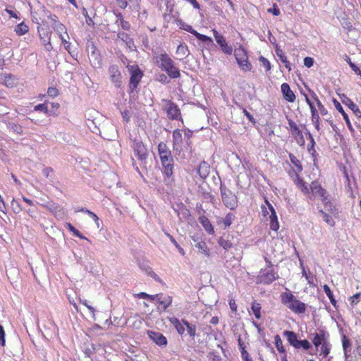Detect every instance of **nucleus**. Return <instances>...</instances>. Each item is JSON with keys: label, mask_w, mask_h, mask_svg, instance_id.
<instances>
[{"label": "nucleus", "mask_w": 361, "mask_h": 361, "mask_svg": "<svg viewBox=\"0 0 361 361\" xmlns=\"http://www.w3.org/2000/svg\"><path fill=\"white\" fill-rule=\"evenodd\" d=\"M158 154L162 166V173L164 182L167 185H171L175 180L173 176L174 160L171 152L167 145L161 142L158 145Z\"/></svg>", "instance_id": "f257e3e1"}, {"label": "nucleus", "mask_w": 361, "mask_h": 361, "mask_svg": "<svg viewBox=\"0 0 361 361\" xmlns=\"http://www.w3.org/2000/svg\"><path fill=\"white\" fill-rule=\"evenodd\" d=\"M157 66L165 71L171 79L180 78V73L179 69L175 66V62L166 53L163 52L155 56Z\"/></svg>", "instance_id": "f03ea898"}, {"label": "nucleus", "mask_w": 361, "mask_h": 361, "mask_svg": "<svg viewBox=\"0 0 361 361\" xmlns=\"http://www.w3.org/2000/svg\"><path fill=\"white\" fill-rule=\"evenodd\" d=\"M281 302L295 314H303L306 310V304L298 300L291 292L281 294Z\"/></svg>", "instance_id": "7ed1b4c3"}, {"label": "nucleus", "mask_w": 361, "mask_h": 361, "mask_svg": "<svg viewBox=\"0 0 361 361\" xmlns=\"http://www.w3.org/2000/svg\"><path fill=\"white\" fill-rule=\"evenodd\" d=\"M219 180L220 181V192L224 204L231 210H234L238 205L237 196L221 183L220 177H219Z\"/></svg>", "instance_id": "20e7f679"}, {"label": "nucleus", "mask_w": 361, "mask_h": 361, "mask_svg": "<svg viewBox=\"0 0 361 361\" xmlns=\"http://www.w3.org/2000/svg\"><path fill=\"white\" fill-rule=\"evenodd\" d=\"M126 67L130 74L128 87L129 93L131 94L137 88L138 84L143 76V73L137 65L128 64Z\"/></svg>", "instance_id": "39448f33"}, {"label": "nucleus", "mask_w": 361, "mask_h": 361, "mask_svg": "<svg viewBox=\"0 0 361 361\" xmlns=\"http://www.w3.org/2000/svg\"><path fill=\"white\" fill-rule=\"evenodd\" d=\"M234 55L235 60L242 71L245 72L252 69V65L248 61L247 52L243 47L240 46L239 48L235 49Z\"/></svg>", "instance_id": "423d86ee"}, {"label": "nucleus", "mask_w": 361, "mask_h": 361, "mask_svg": "<svg viewBox=\"0 0 361 361\" xmlns=\"http://www.w3.org/2000/svg\"><path fill=\"white\" fill-rule=\"evenodd\" d=\"M132 142L131 147L133 149L134 155L142 163L145 162L148 157V152L142 141L135 138Z\"/></svg>", "instance_id": "0eeeda50"}, {"label": "nucleus", "mask_w": 361, "mask_h": 361, "mask_svg": "<svg viewBox=\"0 0 361 361\" xmlns=\"http://www.w3.org/2000/svg\"><path fill=\"white\" fill-rule=\"evenodd\" d=\"M279 278V275L273 269H262L257 277V283L270 284Z\"/></svg>", "instance_id": "6e6552de"}, {"label": "nucleus", "mask_w": 361, "mask_h": 361, "mask_svg": "<svg viewBox=\"0 0 361 361\" xmlns=\"http://www.w3.org/2000/svg\"><path fill=\"white\" fill-rule=\"evenodd\" d=\"M43 11L48 18L50 19L51 25L58 35L59 36L64 33L67 36V38H69L66 26L59 20L57 16L51 14L49 11L45 9H44Z\"/></svg>", "instance_id": "1a4fd4ad"}, {"label": "nucleus", "mask_w": 361, "mask_h": 361, "mask_svg": "<svg viewBox=\"0 0 361 361\" xmlns=\"http://www.w3.org/2000/svg\"><path fill=\"white\" fill-rule=\"evenodd\" d=\"M109 78L112 84L119 88L121 86V73L117 65H111L109 68Z\"/></svg>", "instance_id": "9d476101"}, {"label": "nucleus", "mask_w": 361, "mask_h": 361, "mask_svg": "<svg viewBox=\"0 0 361 361\" xmlns=\"http://www.w3.org/2000/svg\"><path fill=\"white\" fill-rule=\"evenodd\" d=\"M40 40L47 51H50L53 47L51 44V32L47 29L41 28L39 26L37 27Z\"/></svg>", "instance_id": "9b49d317"}, {"label": "nucleus", "mask_w": 361, "mask_h": 361, "mask_svg": "<svg viewBox=\"0 0 361 361\" xmlns=\"http://www.w3.org/2000/svg\"><path fill=\"white\" fill-rule=\"evenodd\" d=\"M213 32L215 40L219 45L221 51L226 54L231 55L233 52L232 47L228 44L224 37L220 35L216 30H214Z\"/></svg>", "instance_id": "f8f14e48"}, {"label": "nucleus", "mask_w": 361, "mask_h": 361, "mask_svg": "<svg viewBox=\"0 0 361 361\" xmlns=\"http://www.w3.org/2000/svg\"><path fill=\"white\" fill-rule=\"evenodd\" d=\"M166 102V105L165 107V110L167 114V116L171 120H177L178 119V116L180 115V110L178 108V105L171 101L165 100Z\"/></svg>", "instance_id": "ddd939ff"}, {"label": "nucleus", "mask_w": 361, "mask_h": 361, "mask_svg": "<svg viewBox=\"0 0 361 361\" xmlns=\"http://www.w3.org/2000/svg\"><path fill=\"white\" fill-rule=\"evenodd\" d=\"M311 335L313 336L312 343L317 350L320 345L328 341L327 339L329 336V334L322 329L319 330V332H315Z\"/></svg>", "instance_id": "4468645a"}, {"label": "nucleus", "mask_w": 361, "mask_h": 361, "mask_svg": "<svg viewBox=\"0 0 361 361\" xmlns=\"http://www.w3.org/2000/svg\"><path fill=\"white\" fill-rule=\"evenodd\" d=\"M147 334L149 338L157 345L161 347H164L167 345V339L162 334L154 331H148Z\"/></svg>", "instance_id": "2eb2a0df"}, {"label": "nucleus", "mask_w": 361, "mask_h": 361, "mask_svg": "<svg viewBox=\"0 0 361 361\" xmlns=\"http://www.w3.org/2000/svg\"><path fill=\"white\" fill-rule=\"evenodd\" d=\"M157 297L156 302L161 305L163 311H166L172 303V296L160 293L157 294Z\"/></svg>", "instance_id": "dca6fc26"}, {"label": "nucleus", "mask_w": 361, "mask_h": 361, "mask_svg": "<svg viewBox=\"0 0 361 361\" xmlns=\"http://www.w3.org/2000/svg\"><path fill=\"white\" fill-rule=\"evenodd\" d=\"M310 190L313 195H319L321 200L328 195L327 191L317 181H312L311 183Z\"/></svg>", "instance_id": "f3484780"}, {"label": "nucleus", "mask_w": 361, "mask_h": 361, "mask_svg": "<svg viewBox=\"0 0 361 361\" xmlns=\"http://www.w3.org/2000/svg\"><path fill=\"white\" fill-rule=\"evenodd\" d=\"M1 79H3V83L8 88L14 87L18 84V79L10 73L1 74Z\"/></svg>", "instance_id": "a211bd4d"}, {"label": "nucleus", "mask_w": 361, "mask_h": 361, "mask_svg": "<svg viewBox=\"0 0 361 361\" xmlns=\"http://www.w3.org/2000/svg\"><path fill=\"white\" fill-rule=\"evenodd\" d=\"M281 92L283 97L286 100L289 102H293L295 99V95L293 92L290 90V87L288 83H283L281 86Z\"/></svg>", "instance_id": "6ab92c4d"}, {"label": "nucleus", "mask_w": 361, "mask_h": 361, "mask_svg": "<svg viewBox=\"0 0 361 361\" xmlns=\"http://www.w3.org/2000/svg\"><path fill=\"white\" fill-rule=\"evenodd\" d=\"M169 321L174 326L177 332L180 335H183L185 332V325L183 322V319L180 321L175 317H169Z\"/></svg>", "instance_id": "aec40b11"}, {"label": "nucleus", "mask_w": 361, "mask_h": 361, "mask_svg": "<svg viewBox=\"0 0 361 361\" xmlns=\"http://www.w3.org/2000/svg\"><path fill=\"white\" fill-rule=\"evenodd\" d=\"M210 172V166L204 161H202L197 168V173L199 176L204 180L207 178Z\"/></svg>", "instance_id": "412c9836"}, {"label": "nucleus", "mask_w": 361, "mask_h": 361, "mask_svg": "<svg viewBox=\"0 0 361 361\" xmlns=\"http://www.w3.org/2000/svg\"><path fill=\"white\" fill-rule=\"evenodd\" d=\"M3 122L6 128L12 133L17 135H22L23 133L22 126L15 122L4 120Z\"/></svg>", "instance_id": "4be33fe9"}, {"label": "nucleus", "mask_w": 361, "mask_h": 361, "mask_svg": "<svg viewBox=\"0 0 361 361\" xmlns=\"http://www.w3.org/2000/svg\"><path fill=\"white\" fill-rule=\"evenodd\" d=\"M334 106H335V108L336 109V110L342 114L343 119L345 120L348 129L350 130L353 131V126L350 121L349 117H348V114L345 112L341 104L336 99H334Z\"/></svg>", "instance_id": "5701e85b"}, {"label": "nucleus", "mask_w": 361, "mask_h": 361, "mask_svg": "<svg viewBox=\"0 0 361 361\" xmlns=\"http://www.w3.org/2000/svg\"><path fill=\"white\" fill-rule=\"evenodd\" d=\"M283 336L286 337L288 343L290 345L293 346L295 348H297L298 343L300 340L298 338V335L296 333L292 331H284L283 333Z\"/></svg>", "instance_id": "b1692460"}, {"label": "nucleus", "mask_w": 361, "mask_h": 361, "mask_svg": "<svg viewBox=\"0 0 361 361\" xmlns=\"http://www.w3.org/2000/svg\"><path fill=\"white\" fill-rule=\"evenodd\" d=\"M199 222L209 234L213 235L214 233V228L207 217L205 216H200Z\"/></svg>", "instance_id": "393cba45"}, {"label": "nucleus", "mask_w": 361, "mask_h": 361, "mask_svg": "<svg viewBox=\"0 0 361 361\" xmlns=\"http://www.w3.org/2000/svg\"><path fill=\"white\" fill-rule=\"evenodd\" d=\"M114 13L117 17L115 23L121 26L123 30H129L130 29V24L128 21L124 20L122 13L121 12H114Z\"/></svg>", "instance_id": "a878e982"}, {"label": "nucleus", "mask_w": 361, "mask_h": 361, "mask_svg": "<svg viewBox=\"0 0 361 361\" xmlns=\"http://www.w3.org/2000/svg\"><path fill=\"white\" fill-rule=\"evenodd\" d=\"M342 345L345 360L350 356L351 343L345 335L342 336Z\"/></svg>", "instance_id": "bb28decb"}, {"label": "nucleus", "mask_w": 361, "mask_h": 361, "mask_svg": "<svg viewBox=\"0 0 361 361\" xmlns=\"http://www.w3.org/2000/svg\"><path fill=\"white\" fill-rule=\"evenodd\" d=\"M288 123L290 128L291 134L294 139L302 135V131L300 130L298 126L291 119L288 118Z\"/></svg>", "instance_id": "cd10ccee"}, {"label": "nucleus", "mask_w": 361, "mask_h": 361, "mask_svg": "<svg viewBox=\"0 0 361 361\" xmlns=\"http://www.w3.org/2000/svg\"><path fill=\"white\" fill-rule=\"evenodd\" d=\"M322 202L324 204V208L331 214L338 213V209L336 206L328 199V195L324 198L322 199Z\"/></svg>", "instance_id": "c85d7f7f"}, {"label": "nucleus", "mask_w": 361, "mask_h": 361, "mask_svg": "<svg viewBox=\"0 0 361 361\" xmlns=\"http://www.w3.org/2000/svg\"><path fill=\"white\" fill-rule=\"evenodd\" d=\"M34 110L36 111L44 112L48 116L57 115L56 112H52V111H51L49 109V107L46 103L39 104L36 105L34 107Z\"/></svg>", "instance_id": "c756f323"}, {"label": "nucleus", "mask_w": 361, "mask_h": 361, "mask_svg": "<svg viewBox=\"0 0 361 361\" xmlns=\"http://www.w3.org/2000/svg\"><path fill=\"white\" fill-rule=\"evenodd\" d=\"M219 245L222 247L224 250H229L233 247V243L228 240V235H224L218 240Z\"/></svg>", "instance_id": "7c9ffc66"}, {"label": "nucleus", "mask_w": 361, "mask_h": 361, "mask_svg": "<svg viewBox=\"0 0 361 361\" xmlns=\"http://www.w3.org/2000/svg\"><path fill=\"white\" fill-rule=\"evenodd\" d=\"M276 54L280 61L285 64L286 68L288 70V71H290L291 70V67L283 50L279 48H276Z\"/></svg>", "instance_id": "2f4dec72"}, {"label": "nucleus", "mask_w": 361, "mask_h": 361, "mask_svg": "<svg viewBox=\"0 0 361 361\" xmlns=\"http://www.w3.org/2000/svg\"><path fill=\"white\" fill-rule=\"evenodd\" d=\"M297 179L295 180L296 185L300 188V190L305 194H310V188H308L306 183L299 177V175L297 173Z\"/></svg>", "instance_id": "473e14b6"}, {"label": "nucleus", "mask_w": 361, "mask_h": 361, "mask_svg": "<svg viewBox=\"0 0 361 361\" xmlns=\"http://www.w3.org/2000/svg\"><path fill=\"white\" fill-rule=\"evenodd\" d=\"M195 247L198 249L199 252L202 253L204 256L209 257H210V250L208 248L207 244L204 241L198 242Z\"/></svg>", "instance_id": "72a5a7b5"}, {"label": "nucleus", "mask_w": 361, "mask_h": 361, "mask_svg": "<svg viewBox=\"0 0 361 361\" xmlns=\"http://www.w3.org/2000/svg\"><path fill=\"white\" fill-rule=\"evenodd\" d=\"M28 26L23 22L18 24L14 29L16 33L19 36H22L26 34L28 32Z\"/></svg>", "instance_id": "f704fd0d"}, {"label": "nucleus", "mask_w": 361, "mask_h": 361, "mask_svg": "<svg viewBox=\"0 0 361 361\" xmlns=\"http://www.w3.org/2000/svg\"><path fill=\"white\" fill-rule=\"evenodd\" d=\"M311 114H312V121L314 125L315 128L317 130H319V116L318 111L315 107H312Z\"/></svg>", "instance_id": "c9c22d12"}, {"label": "nucleus", "mask_w": 361, "mask_h": 361, "mask_svg": "<svg viewBox=\"0 0 361 361\" xmlns=\"http://www.w3.org/2000/svg\"><path fill=\"white\" fill-rule=\"evenodd\" d=\"M172 137H173V145L178 146V145H182L183 137H182V133L180 130L177 129V130H173Z\"/></svg>", "instance_id": "e433bc0d"}, {"label": "nucleus", "mask_w": 361, "mask_h": 361, "mask_svg": "<svg viewBox=\"0 0 361 361\" xmlns=\"http://www.w3.org/2000/svg\"><path fill=\"white\" fill-rule=\"evenodd\" d=\"M195 36L196 37L197 39H198L201 42H204L207 46H209V45L214 46V45L212 39L207 35L200 34L198 32H197V33H196V35H195Z\"/></svg>", "instance_id": "4c0bfd02"}, {"label": "nucleus", "mask_w": 361, "mask_h": 361, "mask_svg": "<svg viewBox=\"0 0 361 361\" xmlns=\"http://www.w3.org/2000/svg\"><path fill=\"white\" fill-rule=\"evenodd\" d=\"M183 322L185 325V327L187 329L188 334L190 337L195 338V336H196V327H195V326L193 325V324H191L190 323H189L185 319H183Z\"/></svg>", "instance_id": "58836bf2"}, {"label": "nucleus", "mask_w": 361, "mask_h": 361, "mask_svg": "<svg viewBox=\"0 0 361 361\" xmlns=\"http://www.w3.org/2000/svg\"><path fill=\"white\" fill-rule=\"evenodd\" d=\"M323 290L325 292V293L326 294V295L328 296V298H329L330 302L332 304V305L334 307H336V300L334 298V294H333L332 291L331 290V288H329V286L326 284L324 285Z\"/></svg>", "instance_id": "ea45409f"}, {"label": "nucleus", "mask_w": 361, "mask_h": 361, "mask_svg": "<svg viewBox=\"0 0 361 361\" xmlns=\"http://www.w3.org/2000/svg\"><path fill=\"white\" fill-rule=\"evenodd\" d=\"M290 162L296 167L297 172L300 173L302 171V166L299 159L293 154H289Z\"/></svg>", "instance_id": "a19ab883"}, {"label": "nucleus", "mask_w": 361, "mask_h": 361, "mask_svg": "<svg viewBox=\"0 0 361 361\" xmlns=\"http://www.w3.org/2000/svg\"><path fill=\"white\" fill-rule=\"evenodd\" d=\"M274 341L277 350L280 353H286V350L283 345V342L279 335L277 334L274 336Z\"/></svg>", "instance_id": "79ce46f5"}, {"label": "nucleus", "mask_w": 361, "mask_h": 361, "mask_svg": "<svg viewBox=\"0 0 361 361\" xmlns=\"http://www.w3.org/2000/svg\"><path fill=\"white\" fill-rule=\"evenodd\" d=\"M66 228L73 233L74 235L81 238L89 240L86 237H85L78 229H76L71 223L66 224Z\"/></svg>", "instance_id": "37998d69"}, {"label": "nucleus", "mask_w": 361, "mask_h": 361, "mask_svg": "<svg viewBox=\"0 0 361 361\" xmlns=\"http://www.w3.org/2000/svg\"><path fill=\"white\" fill-rule=\"evenodd\" d=\"M165 235L169 238L170 241L175 245V247L178 249V252L180 255H184L185 251L184 250L180 247V245L178 243V242L176 240V239L168 232L164 231Z\"/></svg>", "instance_id": "c03bdc74"}, {"label": "nucleus", "mask_w": 361, "mask_h": 361, "mask_svg": "<svg viewBox=\"0 0 361 361\" xmlns=\"http://www.w3.org/2000/svg\"><path fill=\"white\" fill-rule=\"evenodd\" d=\"M176 53L178 54H180V55L184 56H188L189 54L190 51H189L188 47L186 44H180L177 47Z\"/></svg>", "instance_id": "a18cd8bd"}, {"label": "nucleus", "mask_w": 361, "mask_h": 361, "mask_svg": "<svg viewBox=\"0 0 361 361\" xmlns=\"http://www.w3.org/2000/svg\"><path fill=\"white\" fill-rule=\"evenodd\" d=\"M331 348V345L329 343V341L324 343V344L321 345L320 348L321 355H323L324 357H327L330 353Z\"/></svg>", "instance_id": "49530a36"}, {"label": "nucleus", "mask_w": 361, "mask_h": 361, "mask_svg": "<svg viewBox=\"0 0 361 361\" xmlns=\"http://www.w3.org/2000/svg\"><path fill=\"white\" fill-rule=\"evenodd\" d=\"M137 298H142V299H147L152 302H154V301L156 302V299L157 297V294L156 295H149L145 292H140L137 294Z\"/></svg>", "instance_id": "de8ad7c7"}, {"label": "nucleus", "mask_w": 361, "mask_h": 361, "mask_svg": "<svg viewBox=\"0 0 361 361\" xmlns=\"http://www.w3.org/2000/svg\"><path fill=\"white\" fill-rule=\"evenodd\" d=\"M251 309H252L255 317L258 319H260L261 318V313H260L261 305H260V304L257 303V302H252V305H251Z\"/></svg>", "instance_id": "09e8293b"}, {"label": "nucleus", "mask_w": 361, "mask_h": 361, "mask_svg": "<svg viewBox=\"0 0 361 361\" xmlns=\"http://www.w3.org/2000/svg\"><path fill=\"white\" fill-rule=\"evenodd\" d=\"M309 139L310 140V144L307 146V150L312 157H314L316 154V150L314 149L316 143L311 133H309Z\"/></svg>", "instance_id": "8fccbe9b"}, {"label": "nucleus", "mask_w": 361, "mask_h": 361, "mask_svg": "<svg viewBox=\"0 0 361 361\" xmlns=\"http://www.w3.org/2000/svg\"><path fill=\"white\" fill-rule=\"evenodd\" d=\"M346 99V102H344L348 106V107L355 112V114L356 115H357V114H360V111L359 109V108L357 107V106L348 97H345Z\"/></svg>", "instance_id": "3c124183"}, {"label": "nucleus", "mask_w": 361, "mask_h": 361, "mask_svg": "<svg viewBox=\"0 0 361 361\" xmlns=\"http://www.w3.org/2000/svg\"><path fill=\"white\" fill-rule=\"evenodd\" d=\"M235 219V216L233 213H231V212L228 213L223 220V222H224L225 226L226 227L230 226L232 224V223Z\"/></svg>", "instance_id": "603ef678"}, {"label": "nucleus", "mask_w": 361, "mask_h": 361, "mask_svg": "<svg viewBox=\"0 0 361 361\" xmlns=\"http://www.w3.org/2000/svg\"><path fill=\"white\" fill-rule=\"evenodd\" d=\"M155 80L163 84H168L170 82L168 76L166 74L161 73H159L155 75Z\"/></svg>", "instance_id": "864d4df0"}, {"label": "nucleus", "mask_w": 361, "mask_h": 361, "mask_svg": "<svg viewBox=\"0 0 361 361\" xmlns=\"http://www.w3.org/2000/svg\"><path fill=\"white\" fill-rule=\"evenodd\" d=\"M319 213L323 217V220L326 222L329 225L333 226L335 224V221L331 216L324 212L323 210H319Z\"/></svg>", "instance_id": "5fc2aeb1"}, {"label": "nucleus", "mask_w": 361, "mask_h": 361, "mask_svg": "<svg viewBox=\"0 0 361 361\" xmlns=\"http://www.w3.org/2000/svg\"><path fill=\"white\" fill-rule=\"evenodd\" d=\"M300 348H303L304 350H307L312 348V345H311L310 343L306 339L300 340L299 342L298 343L296 349H299Z\"/></svg>", "instance_id": "6e6d98bb"}, {"label": "nucleus", "mask_w": 361, "mask_h": 361, "mask_svg": "<svg viewBox=\"0 0 361 361\" xmlns=\"http://www.w3.org/2000/svg\"><path fill=\"white\" fill-rule=\"evenodd\" d=\"M173 150L174 152V155L177 159H178V158L184 159L183 155H182V152H183L182 145H178V146L173 145Z\"/></svg>", "instance_id": "4d7b16f0"}, {"label": "nucleus", "mask_w": 361, "mask_h": 361, "mask_svg": "<svg viewBox=\"0 0 361 361\" xmlns=\"http://www.w3.org/2000/svg\"><path fill=\"white\" fill-rule=\"evenodd\" d=\"M59 37L61 39L62 44L64 45L66 50H67L70 54L73 55L72 51L71 50V43L68 40V38H67V37H65L63 35V34L61 35H59Z\"/></svg>", "instance_id": "13d9d810"}, {"label": "nucleus", "mask_w": 361, "mask_h": 361, "mask_svg": "<svg viewBox=\"0 0 361 361\" xmlns=\"http://www.w3.org/2000/svg\"><path fill=\"white\" fill-rule=\"evenodd\" d=\"M11 208L14 213L18 214L22 211V207L18 201L14 200L11 202Z\"/></svg>", "instance_id": "bf43d9fd"}, {"label": "nucleus", "mask_w": 361, "mask_h": 361, "mask_svg": "<svg viewBox=\"0 0 361 361\" xmlns=\"http://www.w3.org/2000/svg\"><path fill=\"white\" fill-rule=\"evenodd\" d=\"M262 66L265 68L267 71H269L271 68V63L265 57L261 56L259 59Z\"/></svg>", "instance_id": "052dcab7"}, {"label": "nucleus", "mask_w": 361, "mask_h": 361, "mask_svg": "<svg viewBox=\"0 0 361 361\" xmlns=\"http://www.w3.org/2000/svg\"><path fill=\"white\" fill-rule=\"evenodd\" d=\"M82 13L85 18L87 24L90 26L94 25V21L92 20V18H90L88 15L87 11L85 8H82Z\"/></svg>", "instance_id": "680f3d73"}, {"label": "nucleus", "mask_w": 361, "mask_h": 361, "mask_svg": "<svg viewBox=\"0 0 361 361\" xmlns=\"http://www.w3.org/2000/svg\"><path fill=\"white\" fill-rule=\"evenodd\" d=\"M5 337H6V334H5L4 326L1 324H0V345L2 347H4L6 343Z\"/></svg>", "instance_id": "e2e57ef3"}, {"label": "nucleus", "mask_w": 361, "mask_h": 361, "mask_svg": "<svg viewBox=\"0 0 361 361\" xmlns=\"http://www.w3.org/2000/svg\"><path fill=\"white\" fill-rule=\"evenodd\" d=\"M116 37L118 39H120L124 43L126 40H128L130 37V35L125 32H118Z\"/></svg>", "instance_id": "0e129e2a"}, {"label": "nucleus", "mask_w": 361, "mask_h": 361, "mask_svg": "<svg viewBox=\"0 0 361 361\" xmlns=\"http://www.w3.org/2000/svg\"><path fill=\"white\" fill-rule=\"evenodd\" d=\"M268 13H272L275 16L280 15L281 12L276 4H274L273 7L267 10Z\"/></svg>", "instance_id": "69168bd1"}, {"label": "nucleus", "mask_w": 361, "mask_h": 361, "mask_svg": "<svg viewBox=\"0 0 361 361\" xmlns=\"http://www.w3.org/2000/svg\"><path fill=\"white\" fill-rule=\"evenodd\" d=\"M126 47L131 51L135 50V45L133 39L130 37L128 40L125 42Z\"/></svg>", "instance_id": "338daca9"}, {"label": "nucleus", "mask_w": 361, "mask_h": 361, "mask_svg": "<svg viewBox=\"0 0 361 361\" xmlns=\"http://www.w3.org/2000/svg\"><path fill=\"white\" fill-rule=\"evenodd\" d=\"M59 90L54 87H49L47 90V94L51 97H55L58 95Z\"/></svg>", "instance_id": "774afa93"}]
</instances>
